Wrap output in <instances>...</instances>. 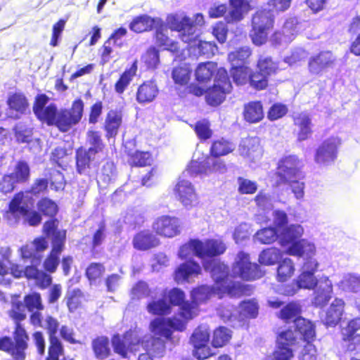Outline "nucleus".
<instances>
[{"label":"nucleus","mask_w":360,"mask_h":360,"mask_svg":"<svg viewBox=\"0 0 360 360\" xmlns=\"http://www.w3.org/2000/svg\"><path fill=\"white\" fill-rule=\"evenodd\" d=\"M201 273V267L196 262L189 260L180 264L174 271V278L176 282L184 281L192 276Z\"/></svg>","instance_id":"473e14b6"},{"label":"nucleus","mask_w":360,"mask_h":360,"mask_svg":"<svg viewBox=\"0 0 360 360\" xmlns=\"http://www.w3.org/2000/svg\"><path fill=\"white\" fill-rule=\"evenodd\" d=\"M335 62L336 58L330 51H321L309 58L308 71L311 75L320 76L328 68H333Z\"/></svg>","instance_id":"4468645a"},{"label":"nucleus","mask_w":360,"mask_h":360,"mask_svg":"<svg viewBox=\"0 0 360 360\" xmlns=\"http://www.w3.org/2000/svg\"><path fill=\"white\" fill-rule=\"evenodd\" d=\"M49 346L48 356L46 360H59V356L63 354V345L58 338H49Z\"/></svg>","instance_id":"338daca9"},{"label":"nucleus","mask_w":360,"mask_h":360,"mask_svg":"<svg viewBox=\"0 0 360 360\" xmlns=\"http://www.w3.org/2000/svg\"><path fill=\"white\" fill-rule=\"evenodd\" d=\"M234 147L231 142L224 139H221L212 142L209 155L212 158H219L232 153Z\"/></svg>","instance_id":"a18cd8bd"},{"label":"nucleus","mask_w":360,"mask_h":360,"mask_svg":"<svg viewBox=\"0 0 360 360\" xmlns=\"http://www.w3.org/2000/svg\"><path fill=\"white\" fill-rule=\"evenodd\" d=\"M232 84L228 72L224 68L217 69L214 84L205 91V101L210 106H218L226 99V94L231 93Z\"/></svg>","instance_id":"1a4fd4ad"},{"label":"nucleus","mask_w":360,"mask_h":360,"mask_svg":"<svg viewBox=\"0 0 360 360\" xmlns=\"http://www.w3.org/2000/svg\"><path fill=\"white\" fill-rule=\"evenodd\" d=\"M252 69L246 65H236L231 68L230 72L233 81L236 85L248 83Z\"/></svg>","instance_id":"8fccbe9b"},{"label":"nucleus","mask_w":360,"mask_h":360,"mask_svg":"<svg viewBox=\"0 0 360 360\" xmlns=\"http://www.w3.org/2000/svg\"><path fill=\"white\" fill-rule=\"evenodd\" d=\"M131 296L133 300H140L150 295L148 285L143 281H137L131 289Z\"/></svg>","instance_id":"774afa93"},{"label":"nucleus","mask_w":360,"mask_h":360,"mask_svg":"<svg viewBox=\"0 0 360 360\" xmlns=\"http://www.w3.org/2000/svg\"><path fill=\"white\" fill-rule=\"evenodd\" d=\"M166 23L172 31L179 33L182 41L190 44L196 38L195 22L188 16L180 17L177 14H169L167 16Z\"/></svg>","instance_id":"9b49d317"},{"label":"nucleus","mask_w":360,"mask_h":360,"mask_svg":"<svg viewBox=\"0 0 360 360\" xmlns=\"http://www.w3.org/2000/svg\"><path fill=\"white\" fill-rule=\"evenodd\" d=\"M153 231L161 236L172 238L181 233V222L179 218L169 215L158 217L153 223Z\"/></svg>","instance_id":"2eb2a0df"},{"label":"nucleus","mask_w":360,"mask_h":360,"mask_svg":"<svg viewBox=\"0 0 360 360\" xmlns=\"http://www.w3.org/2000/svg\"><path fill=\"white\" fill-rule=\"evenodd\" d=\"M341 139L337 136H330L324 140L316 148L314 161L321 165H328L333 162L337 157Z\"/></svg>","instance_id":"ddd939ff"},{"label":"nucleus","mask_w":360,"mask_h":360,"mask_svg":"<svg viewBox=\"0 0 360 360\" xmlns=\"http://www.w3.org/2000/svg\"><path fill=\"white\" fill-rule=\"evenodd\" d=\"M274 26V18L269 11H257L252 17L250 38L257 46L265 44Z\"/></svg>","instance_id":"6e6552de"},{"label":"nucleus","mask_w":360,"mask_h":360,"mask_svg":"<svg viewBox=\"0 0 360 360\" xmlns=\"http://www.w3.org/2000/svg\"><path fill=\"white\" fill-rule=\"evenodd\" d=\"M20 295H11L9 316L15 323L13 340L9 336L0 338V350L10 354L14 360H22V301Z\"/></svg>","instance_id":"20e7f679"},{"label":"nucleus","mask_w":360,"mask_h":360,"mask_svg":"<svg viewBox=\"0 0 360 360\" xmlns=\"http://www.w3.org/2000/svg\"><path fill=\"white\" fill-rule=\"evenodd\" d=\"M345 308V302L335 298L328 309L325 318L328 326H335L340 321Z\"/></svg>","instance_id":"c9c22d12"},{"label":"nucleus","mask_w":360,"mask_h":360,"mask_svg":"<svg viewBox=\"0 0 360 360\" xmlns=\"http://www.w3.org/2000/svg\"><path fill=\"white\" fill-rule=\"evenodd\" d=\"M116 174V165L112 160H107L96 172L98 184H108Z\"/></svg>","instance_id":"c03bdc74"},{"label":"nucleus","mask_w":360,"mask_h":360,"mask_svg":"<svg viewBox=\"0 0 360 360\" xmlns=\"http://www.w3.org/2000/svg\"><path fill=\"white\" fill-rule=\"evenodd\" d=\"M4 218L11 225H16L22 217V190L16 193L7 205Z\"/></svg>","instance_id":"412c9836"},{"label":"nucleus","mask_w":360,"mask_h":360,"mask_svg":"<svg viewBox=\"0 0 360 360\" xmlns=\"http://www.w3.org/2000/svg\"><path fill=\"white\" fill-rule=\"evenodd\" d=\"M214 281L215 288L200 285L193 288L191 295V300L199 306L207 302L213 293H217L219 297H222L225 294L231 297H236L241 292L240 285L229 280L228 272L222 271L220 276L214 278Z\"/></svg>","instance_id":"423d86ee"},{"label":"nucleus","mask_w":360,"mask_h":360,"mask_svg":"<svg viewBox=\"0 0 360 360\" xmlns=\"http://www.w3.org/2000/svg\"><path fill=\"white\" fill-rule=\"evenodd\" d=\"M33 249L28 245L24 246V260L30 259L32 264H39L41 260V253L48 248V243L44 237L39 236L32 241Z\"/></svg>","instance_id":"c85d7f7f"},{"label":"nucleus","mask_w":360,"mask_h":360,"mask_svg":"<svg viewBox=\"0 0 360 360\" xmlns=\"http://www.w3.org/2000/svg\"><path fill=\"white\" fill-rule=\"evenodd\" d=\"M0 255L2 256L1 259L4 263V266L8 270V274H11L14 278L22 277V269H19V266L13 263L9 259L11 255V249L10 247L1 248Z\"/></svg>","instance_id":"3c124183"},{"label":"nucleus","mask_w":360,"mask_h":360,"mask_svg":"<svg viewBox=\"0 0 360 360\" xmlns=\"http://www.w3.org/2000/svg\"><path fill=\"white\" fill-rule=\"evenodd\" d=\"M257 68L269 78L280 70L279 62L274 60L270 56L260 57L257 62Z\"/></svg>","instance_id":"49530a36"},{"label":"nucleus","mask_w":360,"mask_h":360,"mask_svg":"<svg viewBox=\"0 0 360 360\" xmlns=\"http://www.w3.org/2000/svg\"><path fill=\"white\" fill-rule=\"evenodd\" d=\"M37 208L43 215L51 218L55 217L58 211L57 204L53 200L44 198L37 202Z\"/></svg>","instance_id":"052dcab7"},{"label":"nucleus","mask_w":360,"mask_h":360,"mask_svg":"<svg viewBox=\"0 0 360 360\" xmlns=\"http://www.w3.org/2000/svg\"><path fill=\"white\" fill-rule=\"evenodd\" d=\"M22 182V159H19L15 171L13 173L5 174L0 181V191L4 194L14 191L17 184Z\"/></svg>","instance_id":"a878e982"},{"label":"nucleus","mask_w":360,"mask_h":360,"mask_svg":"<svg viewBox=\"0 0 360 360\" xmlns=\"http://www.w3.org/2000/svg\"><path fill=\"white\" fill-rule=\"evenodd\" d=\"M148 311L153 315L164 316L171 313L172 307L165 297L150 302L146 307Z\"/></svg>","instance_id":"603ef678"},{"label":"nucleus","mask_w":360,"mask_h":360,"mask_svg":"<svg viewBox=\"0 0 360 360\" xmlns=\"http://www.w3.org/2000/svg\"><path fill=\"white\" fill-rule=\"evenodd\" d=\"M125 153L127 157V162L131 167L150 166L153 161L152 153L149 151L133 150L126 148Z\"/></svg>","instance_id":"2f4dec72"},{"label":"nucleus","mask_w":360,"mask_h":360,"mask_svg":"<svg viewBox=\"0 0 360 360\" xmlns=\"http://www.w3.org/2000/svg\"><path fill=\"white\" fill-rule=\"evenodd\" d=\"M193 129L200 140H207L212 136V131L210 129V123L207 120L198 121L193 127Z\"/></svg>","instance_id":"0e129e2a"},{"label":"nucleus","mask_w":360,"mask_h":360,"mask_svg":"<svg viewBox=\"0 0 360 360\" xmlns=\"http://www.w3.org/2000/svg\"><path fill=\"white\" fill-rule=\"evenodd\" d=\"M174 193L185 207H191L198 203V195L192 184L186 179H179Z\"/></svg>","instance_id":"a211bd4d"},{"label":"nucleus","mask_w":360,"mask_h":360,"mask_svg":"<svg viewBox=\"0 0 360 360\" xmlns=\"http://www.w3.org/2000/svg\"><path fill=\"white\" fill-rule=\"evenodd\" d=\"M191 73L192 70L188 64H180L173 68L172 77L174 84L179 86H185L188 84Z\"/></svg>","instance_id":"37998d69"},{"label":"nucleus","mask_w":360,"mask_h":360,"mask_svg":"<svg viewBox=\"0 0 360 360\" xmlns=\"http://www.w3.org/2000/svg\"><path fill=\"white\" fill-rule=\"evenodd\" d=\"M248 84L250 87L256 91H262L269 86V78L257 69L251 70Z\"/></svg>","instance_id":"5fc2aeb1"},{"label":"nucleus","mask_w":360,"mask_h":360,"mask_svg":"<svg viewBox=\"0 0 360 360\" xmlns=\"http://www.w3.org/2000/svg\"><path fill=\"white\" fill-rule=\"evenodd\" d=\"M295 330L302 335V339L307 342L306 345H313L316 338L315 325L310 321L297 317L294 320Z\"/></svg>","instance_id":"7c9ffc66"},{"label":"nucleus","mask_w":360,"mask_h":360,"mask_svg":"<svg viewBox=\"0 0 360 360\" xmlns=\"http://www.w3.org/2000/svg\"><path fill=\"white\" fill-rule=\"evenodd\" d=\"M199 311V306L192 300L184 301L179 306V310L181 319L176 317L155 319L150 323V331L155 335L172 340L174 331L184 330L187 322L198 316Z\"/></svg>","instance_id":"7ed1b4c3"},{"label":"nucleus","mask_w":360,"mask_h":360,"mask_svg":"<svg viewBox=\"0 0 360 360\" xmlns=\"http://www.w3.org/2000/svg\"><path fill=\"white\" fill-rule=\"evenodd\" d=\"M216 65L211 62L202 63L198 65L195 70V79L201 83L211 80L214 72H217Z\"/></svg>","instance_id":"de8ad7c7"},{"label":"nucleus","mask_w":360,"mask_h":360,"mask_svg":"<svg viewBox=\"0 0 360 360\" xmlns=\"http://www.w3.org/2000/svg\"><path fill=\"white\" fill-rule=\"evenodd\" d=\"M312 304L316 307H323L328 304L332 297L333 285L330 280L320 281L315 287Z\"/></svg>","instance_id":"bb28decb"},{"label":"nucleus","mask_w":360,"mask_h":360,"mask_svg":"<svg viewBox=\"0 0 360 360\" xmlns=\"http://www.w3.org/2000/svg\"><path fill=\"white\" fill-rule=\"evenodd\" d=\"M192 173L224 172L226 170L225 162L219 158L207 157L204 161H192L189 165Z\"/></svg>","instance_id":"aec40b11"},{"label":"nucleus","mask_w":360,"mask_h":360,"mask_svg":"<svg viewBox=\"0 0 360 360\" xmlns=\"http://www.w3.org/2000/svg\"><path fill=\"white\" fill-rule=\"evenodd\" d=\"M159 238L149 230L137 232L133 237L132 245L139 251H148L159 246Z\"/></svg>","instance_id":"4be33fe9"},{"label":"nucleus","mask_w":360,"mask_h":360,"mask_svg":"<svg viewBox=\"0 0 360 360\" xmlns=\"http://www.w3.org/2000/svg\"><path fill=\"white\" fill-rule=\"evenodd\" d=\"M251 0H229L231 11L229 17L233 22H239L244 18V13L251 9Z\"/></svg>","instance_id":"58836bf2"},{"label":"nucleus","mask_w":360,"mask_h":360,"mask_svg":"<svg viewBox=\"0 0 360 360\" xmlns=\"http://www.w3.org/2000/svg\"><path fill=\"white\" fill-rule=\"evenodd\" d=\"M281 256L278 249L276 248H266L260 253L259 262L266 266L274 265L278 261Z\"/></svg>","instance_id":"13d9d810"},{"label":"nucleus","mask_w":360,"mask_h":360,"mask_svg":"<svg viewBox=\"0 0 360 360\" xmlns=\"http://www.w3.org/2000/svg\"><path fill=\"white\" fill-rule=\"evenodd\" d=\"M6 103L8 107V117L15 120L20 119L22 115V93L9 92Z\"/></svg>","instance_id":"72a5a7b5"},{"label":"nucleus","mask_w":360,"mask_h":360,"mask_svg":"<svg viewBox=\"0 0 360 360\" xmlns=\"http://www.w3.org/2000/svg\"><path fill=\"white\" fill-rule=\"evenodd\" d=\"M233 333L226 326H220L212 332L211 345L214 348H221L227 345L231 338Z\"/></svg>","instance_id":"ea45409f"},{"label":"nucleus","mask_w":360,"mask_h":360,"mask_svg":"<svg viewBox=\"0 0 360 360\" xmlns=\"http://www.w3.org/2000/svg\"><path fill=\"white\" fill-rule=\"evenodd\" d=\"M295 272V266L290 259L285 258L277 267L276 278L278 282H285L290 278Z\"/></svg>","instance_id":"09e8293b"},{"label":"nucleus","mask_w":360,"mask_h":360,"mask_svg":"<svg viewBox=\"0 0 360 360\" xmlns=\"http://www.w3.org/2000/svg\"><path fill=\"white\" fill-rule=\"evenodd\" d=\"M252 54V51L248 46H243L230 52L228 54V60L236 64H244Z\"/></svg>","instance_id":"bf43d9fd"},{"label":"nucleus","mask_w":360,"mask_h":360,"mask_svg":"<svg viewBox=\"0 0 360 360\" xmlns=\"http://www.w3.org/2000/svg\"><path fill=\"white\" fill-rule=\"evenodd\" d=\"M24 307L29 311H42L44 307L41 294L38 292H32L24 296Z\"/></svg>","instance_id":"6e6d98bb"},{"label":"nucleus","mask_w":360,"mask_h":360,"mask_svg":"<svg viewBox=\"0 0 360 360\" xmlns=\"http://www.w3.org/2000/svg\"><path fill=\"white\" fill-rule=\"evenodd\" d=\"M86 143L89 145L88 148L79 146L75 150V167L79 174H86L91 169V162L96 156L105 149V144L98 131L89 130L86 132Z\"/></svg>","instance_id":"39448f33"},{"label":"nucleus","mask_w":360,"mask_h":360,"mask_svg":"<svg viewBox=\"0 0 360 360\" xmlns=\"http://www.w3.org/2000/svg\"><path fill=\"white\" fill-rule=\"evenodd\" d=\"M304 229L301 225L290 224L285 226L280 232V238L283 245H287L299 240L303 235Z\"/></svg>","instance_id":"79ce46f5"},{"label":"nucleus","mask_w":360,"mask_h":360,"mask_svg":"<svg viewBox=\"0 0 360 360\" xmlns=\"http://www.w3.org/2000/svg\"><path fill=\"white\" fill-rule=\"evenodd\" d=\"M155 31L153 34L155 44L163 50L170 52L172 54L178 57L182 52L179 43L172 40L167 34V27L161 19L155 27Z\"/></svg>","instance_id":"f3484780"},{"label":"nucleus","mask_w":360,"mask_h":360,"mask_svg":"<svg viewBox=\"0 0 360 360\" xmlns=\"http://www.w3.org/2000/svg\"><path fill=\"white\" fill-rule=\"evenodd\" d=\"M244 120L249 123H257L264 118L263 105L260 101H250L244 105Z\"/></svg>","instance_id":"f704fd0d"},{"label":"nucleus","mask_w":360,"mask_h":360,"mask_svg":"<svg viewBox=\"0 0 360 360\" xmlns=\"http://www.w3.org/2000/svg\"><path fill=\"white\" fill-rule=\"evenodd\" d=\"M300 160L295 155H285L278 162L275 175L278 178L275 183L276 187L285 185L290 179H295L300 173Z\"/></svg>","instance_id":"f8f14e48"},{"label":"nucleus","mask_w":360,"mask_h":360,"mask_svg":"<svg viewBox=\"0 0 360 360\" xmlns=\"http://www.w3.org/2000/svg\"><path fill=\"white\" fill-rule=\"evenodd\" d=\"M300 306L295 302H291L288 303L281 309L278 317L285 323H289L292 319L294 321L296 318L301 317L300 316Z\"/></svg>","instance_id":"864d4df0"},{"label":"nucleus","mask_w":360,"mask_h":360,"mask_svg":"<svg viewBox=\"0 0 360 360\" xmlns=\"http://www.w3.org/2000/svg\"><path fill=\"white\" fill-rule=\"evenodd\" d=\"M276 343L283 347H291L297 343V338L294 332L288 328L278 333L276 338Z\"/></svg>","instance_id":"e2e57ef3"},{"label":"nucleus","mask_w":360,"mask_h":360,"mask_svg":"<svg viewBox=\"0 0 360 360\" xmlns=\"http://www.w3.org/2000/svg\"><path fill=\"white\" fill-rule=\"evenodd\" d=\"M226 250V245L220 238H208L204 241L191 239L180 248L179 255L184 259L191 252L193 255L203 259L219 257Z\"/></svg>","instance_id":"0eeeda50"},{"label":"nucleus","mask_w":360,"mask_h":360,"mask_svg":"<svg viewBox=\"0 0 360 360\" xmlns=\"http://www.w3.org/2000/svg\"><path fill=\"white\" fill-rule=\"evenodd\" d=\"M318 263L311 258L306 259L303 264V269L297 276L295 286L293 283L287 285L283 289V294L287 296L294 295L300 289L312 290L319 284V281L314 276L317 270Z\"/></svg>","instance_id":"9d476101"},{"label":"nucleus","mask_w":360,"mask_h":360,"mask_svg":"<svg viewBox=\"0 0 360 360\" xmlns=\"http://www.w3.org/2000/svg\"><path fill=\"white\" fill-rule=\"evenodd\" d=\"M49 98L45 94L37 95L32 110L37 118L48 126H56L61 132H67L78 124L83 115L84 104L81 98L75 99L69 109L63 108L59 111L55 103L46 105Z\"/></svg>","instance_id":"f257e3e1"},{"label":"nucleus","mask_w":360,"mask_h":360,"mask_svg":"<svg viewBox=\"0 0 360 360\" xmlns=\"http://www.w3.org/2000/svg\"><path fill=\"white\" fill-rule=\"evenodd\" d=\"M65 298L69 312L73 313L82 307L85 295L81 289L77 288L68 290Z\"/></svg>","instance_id":"a19ab883"},{"label":"nucleus","mask_w":360,"mask_h":360,"mask_svg":"<svg viewBox=\"0 0 360 360\" xmlns=\"http://www.w3.org/2000/svg\"><path fill=\"white\" fill-rule=\"evenodd\" d=\"M137 70V61L135 60L130 68L125 69L120 75L114 86L115 91L117 94H122L125 91L136 75Z\"/></svg>","instance_id":"e433bc0d"},{"label":"nucleus","mask_w":360,"mask_h":360,"mask_svg":"<svg viewBox=\"0 0 360 360\" xmlns=\"http://www.w3.org/2000/svg\"><path fill=\"white\" fill-rule=\"evenodd\" d=\"M293 124L298 128L297 139L299 142L306 141L313 133L310 116L306 112H300L292 117Z\"/></svg>","instance_id":"393cba45"},{"label":"nucleus","mask_w":360,"mask_h":360,"mask_svg":"<svg viewBox=\"0 0 360 360\" xmlns=\"http://www.w3.org/2000/svg\"><path fill=\"white\" fill-rule=\"evenodd\" d=\"M158 93V88L153 81H146L139 86L136 100L139 104L148 103L155 100Z\"/></svg>","instance_id":"c756f323"},{"label":"nucleus","mask_w":360,"mask_h":360,"mask_svg":"<svg viewBox=\"0 0 360 360\" xmlns=\"http://www.w3.org/2000/svg\"><path fill=\"white\" fill-rule=\"evenodd\" d=\"M122 124V113L120 110H110L105 116L103 129L105 131V138L108 140L115 139Z\"/></svg>","instance_id":"5701e85b"},{"label":"nucleus","mask_w":360,"mask_h":360,"mask_svg":"<svg viewBox=\"0 0 360 360\" xmlns=\"http://www.w3.org/2000/svg\"><path fill=\"white\" fill-rule=\"evenodd\" d=\"M359 329L360 318L356 317L351 319L342 330V340L345 342V347L349 352L360 350V334L356 333Z\"/></svg>","instance_id":"6ab92c4d"},{"label":"nucleus","mask_w":360,"mask_h":360,"mask_svg":"<svg viewBox=\"0 0 360 360\" xmlns=\"http://www.w3.org/2000/svg\"><path fill=\"white\" fill-rule=\"evenodd\" d=\"M141 61L148 69H155L160 63V52L155 46H150L141 56Z\"/></svg>","instance_id":"4d7b16f0"},{"label":"nucleus","mask_w":360,"mask_h":360,"mask_svg":"<svg viewBox=\"0 0 360 360\" xmlns=\"http://www.w3.org/2000/svg\"><path fill=\"white\" fill-rule=\"evenodd\" d=\"M65 248V235L58 232L51 240V249L43 262V270H39L37 264L24 267V276L28 281H33L40 289L49 287L53 281L51 274L57 271L60 262V255Z\"/></svg>","instance_id":"f03ea898"},{"label":"nucleus","mask_w":360,"mask_h":360,"mask_svg":"<svg viewBox=\"0 0 360 360\" xmlns=\"http://www.w3.org/2000/svg\"><path fill=\"white\" fill-rule=\"evenodd\" d=\"M172 342V340H167L164 336L157 335L153 333V336L146 340H143L141 344L148 354L154 358H161L166 354V342Z\"/></svg>","instance_id":"b1692460"},{"label":"nucleus","mask_w":360,"mask_h":360,"mask_svg":"<svg viewBox=\"0 0 360 360\" xmlns=\"http://www.w3.org/2000/svg\"><path fill=\"white\" fill-rule=\"evenodd\" d=\"M91 349L96 359H107L111 354L109 338L105 335L96 336L91 341Z\"/></svg>","instance_id":"4c0bfd02"},{"label":"nucleus","mask_w":360,"mask_h":360,"mask_svg":"<svg viewBox=\"0 0 360 360\" xmlns=\"http://www.w3.org/2000/svg\"><path fill=\"white\" fill-rule=\"evenodd\" d=\"M240 314L245 318L254 319L258 314L259 306L254 300H245L240 303Z\"/></svg>","instance_id":"69168bd1"},{"label":"nucleus","mask_w":360,"mask_h":360,"mask_svg":"<svg viewBox=\"0 0 360 360\" xmlns=\"http://www.w3.org/2000/svg\"><path fill=\"white\" fill-rule=\"evenodd\" d=\"M160 20V18H153L147 14H141L131 20L129 27L137 34L147 32L155 29Z\"/></svg>","instance_id":"cd10ccee"},{"label":"nucleus","mask_w":360,"mask_h":360,"mask_svg":"<svg viewBox=\"0 0 360 360\" xmlns=\"http://www.w3.org/2000/svg\"><path fill=\"white\" fill-rule=\"evenodd\" d=\"M255 238L262 244H271L278 239V235L275 228L267 227L258 231Z\"/></svg>","instance_id":"680f3d73"},{"label":"nucleus","mask_w":360,"mask_h":360,"mask_svg":"<svg viewBox=\"0 0 360 360\" xmlns=\"http://www.w3.org/2000/svg\"><path fill=\"white\" fill-rule=\"evenodd\" d=\"M239 276L245 281H252L261 278L263 276L259 264L252 263L250 261L249 255L243 252L238 254V259L236 262Z\"/></svg>","instance_id":"dca6fc26"}]
</instances>
